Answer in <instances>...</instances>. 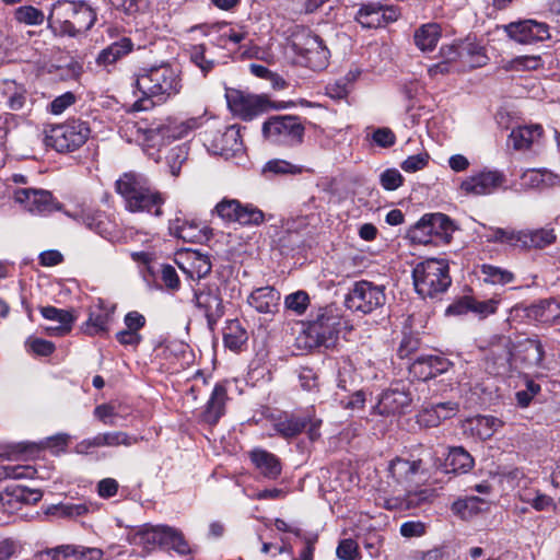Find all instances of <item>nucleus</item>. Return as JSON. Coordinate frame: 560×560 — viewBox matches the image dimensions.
Wrapping results in <instances>:
<instances>
[{
	"mask_svg": "<svg viewBox=\"0 0 560 560\" xmlns=\"http://www.w3.org/2000/svg\"><path fill=\"white\" fill-rule=\"evenodd\" d=\"M419 470V462L395 458L389 463L388 475L397 485L404 486L411 481Z\"/></svg>",
	"mask_w": 560,
	"mask_h": 560,
	"instance_id": "33",
	"label": "nucleus"
},
{
	"mask_svg": "<svg viewBox=\"0 0 560 560\" xmlns=\"http://www.w3.org/2000/svg\"><path fill=\"white\" fill-rule=\"evenodd\" d=\"M116 192L122 198L129 212H148L161 217L164 196L150 179L138 172H126L115 183Z\"/></svg>",
	"mask_w": 560,
	"mask_h": 560,
	"instance_id": "2",
	"label": "nucleus"
},
{
	"mask_svg": "<svg viewBox=\"0 0 560 560\" xmlns=\"http://www.w3.org/2000/svg\"><path fill=\"white\" fill-rule=\"evenodd\" d=\"M89 512L85 503H59L48 508L47 513L58 517L74 518Z\"/></svg>",
	"mask_w": 560,
	"mask_h": 560,
	"instance_id": "46",
	"label": "nucleus"
},
{
	"mask_svg": "<svg viewBox=\"0 0 560 560\" xmlns=\"http://www.w3.org/2000/svg\"><path fill=\"white\" fill-rule=\"evenodd\" d=\"M14 19L25 25H40L45 20V14L33 5H22L15 9Z\"/></svg>",
	"mask_w": 560,
	"mask_h": 560,
	"instance_id": "48",
	"label": "nucleus"
},
{
	"mask_svg": "<svg viewBox=\"0 0 560 560\" xmlns=\"http://www.w3.org/2000/svg\"><path fill=\"white\" fill-rule=\"evenodd\" d=\"M340 560H360L359 546L351 538L342 539L336 550Z\"/></svg>",
	"mask_w": 560,
	"mask_h": 560,
	"instance_id": "59",
	"label": "nucleus"
},
{
	"mask_svg": "<svg viewBox=\"0 0 560 560\" xmlns=\"http://www.w3.org/2000/svg\"><path fill=\"white\" fill-rule=\"evenodd\" d=\"M188 151L185 145H176L172 148L166 156L170 172L173 176H178L183 163L187 160Z\"/></svg>",
	"mask_w": 560,
	"mask_h": 560,
	"instance_id": "52",
	"label": "nucleus"
},
{
	"mask_svg": "<svg viewBox=\"0 0 560 560\" xmlns=\"http://www.w3.org/2000/svg\"><path fill=\"white\" fill-rule=\"evenodd\" d=\"M213 213L225 222L241 225H260L265 221L264 212L253 203H242L237 199L223 198L213 209Z\"/></svg>",
	"mask_w": 560,
	"mask_h": 560,
	"instance_id": "10",
	"label": "nucleus"
},
{
	"mask_svg": "<svg viewBox=\"0 0 560 560\" xmlns=\"http://www.w3.org/2000/svg\"><path fill=\"white\" fill-rule=\"evenodd\" d=\"M542 127L540 125H527L513 128L509 136V143L517 150H528L535 144H539L542 138Z\"/></svg>",
	"mask_w": 560,
	"mask_h": 560,
	"instance_id": "27",
	"label": "nucleus"
},
{
	"mask_svg": "<svg viewBox=\"0 0 560 560\" xmlns=\"http://www.w3.org/2000/svg\"><path fill=\"white\" fill-rule=\"evenodd\" d=\"M454 225L451 219L443 213L423 215L413 226L412 238L427 244L435 236L444 242H450Z\"/></svg>",
	"mask_w": 560,
	"mask_h": 560,
	"instance_id": "11",
	"label": "nucleus"
},
{
	"mask_svg": "<svg viewBox=\"0 0 560 560\" xmlns=\"http://www.w3.org/2000/svg\"><path fill=\"white\" fill-rule=\"evenodd\" d=\"M203 125V119L199 117H189L186 119H174L167 125H158L144 130L145 139L153 141L156 137L167 139H183L191 135Z\"/></svg>",
	"mask_w": 560,
	"mask_h": 560,
	"instance_id": "18",
	"label": "nucleus"
},
{
	"mask_svg": "<svg viewBox=\"0 0 560 560\" xmlns=\"http://www.w3.org/2000/svg\"><path fill=\"white\" fill-rule=\"evenodd\" d=\"M386 302L385 287L368 280L357 281L346 296L349 310L370 314L382 307Z\"/></svg>",
	"mask_w": 560,
	"mask_h": 560,
	"instance_id": "9",
	"label": "nucleus"
},
{
	"mask_svg": "<svg viewBox=\"0 0 560 560\" xmlns=\"http://www.w3.org/2000/svg\"><path fill=\"white\" fill-rule=\"evenodd\" d=\"M523 361L528 366L544 368L545 350L538 339H526L522 343Z\"/></svg>",
	"mask_w": 560,
	"mask_h": 560,
	"instance_id": "43",
	"label": "nucleus"
},
{
	"mask_svg": "<svg viewBox=\"0 0 560 560\" xmlns=\"http://www.w3.org/2000/svg\"><path fill=\"white\" fill-rule=\"evenodd\" d=\"M310 304V296L305 291H296L285 296L284 306L296 315L305 313Z\"/></svg>",
	"mask_w": 560,
	"mask_h": 560,
	"instance_id": "53",
	"label": "nucleus"
},
{
	"mask_svg": "<svg viewBox=\"0 0 560 560\" xmlns=\"http://www.w3.org/2000/svg\"><path fill=\"white\" fill-rule=\"evenodd\" d=\"M556 242V234L551 228L522 231V247L544 248Z\"/></svg>",
	"mask_w": 560,
	"mask_h": 560,
	"instance_id": "38",
	"label": "nucleus"
},
{
	"mask_svg": "<svg viewBox=\"0 0 560 560\" xmlns=\"http://www.w3.org/2000/svg\"><path fill=\"white\" fill-rule=\"evenodd\" d=\"M93 415L105 425L114 427L117 424L118 412L113 404H102L96 406Z\"/></svg>",
	"mask_w": 560,
	"mask_h": 560,
	"instance_id": "56",
	"label": "nucleus"
},
{
	"mask_svg": "<svg viewBox=\"0 0 560 560\" xmlns=\"http://www.w3.org/2000/svg\"><path fill=\"white\" fill-rule=\"evenodd\" d=\"M262 135L273 143L294 147L303 141L305 128L298 116H272L262 125Z\"/></svg>",
	"mask_w": 560,
	"mask_h": 560,
	"instance_id": "8",
	"label": "nucleus"
},
{
	"mask_svg": "<svg viewBox=\"0 0 560 560\" xmlns=\"http://www.w3.org/2000/svg\"><path fill=\"white\" fill-rule=\"evenodd\" d=\"M481 273L483 280L492 284H508L514 280V275L506 270L492 265H482Z\"/></svg>",
	"mask_w": 560,
	"mask_h": 560,
	"instance_id": "47",
	"label": "nucleus"
},
{
	"mask_svg": "<svg viewBox=\"0 0 560 560\" xmlns=\"http://www.w3.org/2000/svg\"><path fill=\"white\" fill-rule=\"evenodd\" d=\"M248 304L261 314H275L279 308L280 293L272 287L255 289L247 299Z\"/></svg>",
	"mask_w": 560,
	"mask_h": 560,
	"instance_id": "24",
	"label": "nucleus"
},
{
	"mask_svg": "<svg viewBox=\"0 0 560 560\" xmlns=\"http://www.w3.org/2000/svg\"><path fill=\"white\" fill-rule=\"evenodd\" d=\"M292 48L305 67L319 71L328 66L329 49L317 34L307 28L293 34Z\"/></svg>",
	"mask_w": 560,
	"mask_h": 560,
	"instance_id": "7",
	"label": "nucleus"
},
{
	"mask_svg": "<svg viewBox=\"0 0 560 560\" xmlns=\"http://www.w3.org/2000/svg\"><path fill=\"white\" fill-rule=\"evenodd\" d=\"M75 95L72 92H66L56 98H54L49 104V112L54 115L62 114L68 107L75 103Z\"/></svg>",
	"mask_w": 560,
	"mask_h": 560,
	"instance_id": "64",
	"label": "nucleus"
},
{
	"mask_svg": "<svg viewBox=\"0 0 560 560\" xmlns=\"http://www.w3.org/2000/svg\"><path fill=\"white\" fill-rule=\"evenodd\" d=\"M115 311V303L101 298L96 299L89 308L88 319L82 325L83 332L89 336L107 334Z\"/></svg>",
	"mask_w": 560,
	"mask_h": 560,
	"instance_id": "17",
	"label": "nucleus"
},
{
	"mask_svg": "<svg viewBox=\"0 0 560 560\" xmlns=\"http://www.w3.org/2000/svg\"><path fill=\"white\" fill-rule=\"evenodd\" d=\"M448 362L439 355L418 357L409 366L410 374L420 380L428 381L446 372Z\"/></svg>",
	"mask_w": 560,
	"mask_h": 560,
	"instance_id": "23",
	"label": "nucleus"
},
{
	"mask_svg": "<svg viewBox=\"0 0 560 560\" xmlns=\"http://www.w3.org/2000/svg\"><path fill=\"white\" fill-rule=\"evenodd\" d=\"M527 316L542 324H551L560 317V303L555 300L540 301L528 307Z\"/></svg>",
	"mask_w": 560,
	"mask_h": 560,
	"instance_id": "34",
	"label": "nucleus"
},
{
	"mask_svg": "<svg viewBox=\"0 0 560 560\" xmlns=\"http://www.w3.org/2000/svg\"><path fill=\"white\" fill-rule=\"evenodd\" d=\"M142 438L131 435L125 431H105L96 435L84 439L75 445V452L79 454H89L92 448L101 447H131Z\"/></svg>",
	"mask_w": 560,
	"mask_h": 560,
	"instance_id": "15",
	"label": "nucleus"
},
{
	"mask_svg": "<svg viewBox=\"0 0 560 560\" xmlns=\"http://www.w3.org/2000/svg\"><path fill=\"white\" fill-rule=\"evenodd\" d=\"M228 103L231 110L243 120H252L270 106L265 96L245 95L240 92L228 95Z\"/></svg>",
	"mask_w": 560,
	"mask_h": 560,
	"instance_id": "20",
	"label": "nucleus"
},
{
	"mask_svg": "<svg viewBox=\"0 0 560 560\" xmlns=\"http://www.w3.org/2000/svg\"><path fill=\"white\" fill-rule=\"evenodd\" d=\"M307 421L308 417L285 416L275 423V430L285 439L293 438L306 428Z\"/></svg>",
	"mask_w": 560,
	"mask_h": 560,
	"instance_id": "42",
	"label": "nucleus"
},
{
	"mask_svg": "<svg viewBox=\"0 0 560 560\" xmlns=\"http://www.w3.org/2000/svg\"><path fill=\"white\" fill-rule=\"evenodd\" d=\"M192 303L205 314L211 329L224 315L223 301L217 285H205L194 289Z\"/></svg>",
	"mask_w": 560,
	"mask_h": 560,
	"instance_id": "14",
	"label": "nucleus"
},
{
	"mask_svg": "<svg viewBox=\"0 0 560 560\" xmlns=\"http://www.w3.org/2000/svg\"><path fill=\"white\" fill-rule=\"evenodd\" d=\"M411 395L404 387L397 384L384 392L377 405L374 407L375 412L382 416H394L405 413L411 404Z\"/></svg>",
	"mask_w": 560,
	"mask_h": 560,
	"instance_id": "22",
	"label": "nucleus"
},
{
	"mask_svg": "<svg viewBox=\"0 0 560 560\" xmlns=\"http://www.w3.org/2000/svg\"><path fill=\"white\" fill-rule=\"evenodd\" d=\"M190 60L195 63L203 74L212 70L214 61L206 57V47L203 45H196L191 47Z\"/></svg>",
	"mask_w": 560,
	"mask_h": 560,
	"instance_id": "55",
	"label": "nucleus"
},
{
	"mask_svg": "<svg viewBox=\"0 0 560 560\" xmlns=\"http://www.w3.org/2000/svg\"><path fill=\"white\" fill-rule=\"evenodd\" d=\"M441 36V27L436 23L420 26L413 35L415 44L421 51H432Z\"/></svg>",
	"mask_w": 560,
	"mask_h": 560,
	"instance_id": "37",
	"label": "nucleus"
},
{
	"mask_svg": "<svg viewBox=\"0 0 560 560\" xmlns=\"http://www.w3.org/2000/svg\"><path fill=\"white\" fill-rule=\"evenodd\" d=\"M540 392V385L533 380L525 381V388L515 393L517 405L522 408L529 406L533 398Z\"/></svg>",
	"mask_w": 560,
	"mask_h": 560,
	"instance_id": "58",
	"label": "nucleus"
},
{
	"mask_svg": "<svg viewBox=\"0 0 560 560\" xmlns=\"http://www.w3.org/2000/svg\"><path fill=\"white\" fill-rule=\"evenodd\" d=\"M337 325L338 320L335 316L320 311L316 318L311 322L308 330L312 336L316 337L317 345H327L335 339Z\"/></svg>",
	"mask_w": 560,
	"mask_h": 560,
	"instance_id": "28",
	"label": "nucleus"
},
{
	"mask_svg": "<svg viewBox=\"0 0 560 560\" xmlns=\"http://www.w3.org/2000/svg\"><path fill=\"white\" fill-rule=\"evenodd\" d=\"M82 222L86 228L107 238L110 237L114 224L109 218L102 211L88 210L82 214Z\"/></svg>",
	"mask_w": 560,
	"mask_h": 560,
	"instance_id": "36",
	"label": "nucleus"
},
{
	"mask_svg": "<svg viewBox=\"0 0 560 560\" xmlns=\"http://www.w3.org/2000/svg\"><path fill=\"white\" fill-rule=\"evenodd\" d=\"M131 545L142 548L145 551L154 550L156 547L172 549L179 555L190 552L188 542L183 534L166 525H143L128 535Z\"/></svg>",
	"mask_w": 560,
	"mask_h": 560,
	"instance_id": "4",
	"label": "nucleus"
},
{
	"mask_svg": "<svg viewBox=\"0 0 560 560\" xmlns=\"http://www.w3.org/2000/svg\"><path fill=\"white\" fill-rule=\"evenodd\" d=\"M250 459L264 477L273 480L280 476L281 463L275 454L255 448L250 452Z\"/></svg>",
	"mask_w": 560,
	"mask_h": 560,
	"instance_id": "29",
	"label": "nucleus"
},
{
	"mask_svg": "<svg viewBox=\"0 0 560 560\" xmlns=\"http://www.w3.org/2000/svg\"><path fill=\"white\" fill-rule=\"evenodd\" d=\"M3 94L7 97V106L11 110H20L27 103L26 89L13 80L3 81Z\"/></svg>",
	"mask_w": 560,
	"mask_h": 560,
	"instance_id": "41",
	"label": "nucleus"
},
{
	"mask_svg": "<svg viewBox=\"0 0 560 560\" xmlns=\"http://www.w3.org/2000/svg\"><path fill=\"white\" fill-rule=\"evenodd\" d=\"M109 3L128 15L136 14L147 7V0H109Z\"/></svg>",
	"mask_w": 560,
	"mask_h": 560,
	"instance_id": "62",
	"label": "nucleus"
},
{
	"mask_svg": "<svg viewBox=\"0 0 560 560\" xmlns=\"http://www.w3.org/2000/svg\"><path fill=\"white\" fill-rule=\"evenodd\" d=\"M262 172L265 174L272 173L276 175H287V174L295 175V174L302 173V166L292 164L285 160L275 159V160L268 161L265 164Z\"/></svg>",
	"mask_w": 560,
	"mask_h": 560,
	"instance_id": "51",
	"label": "nucleus"
},
{
	"mask_svg": "<svg viewBox=\"0 0 560 560\" xmlns=\"http://www.w3.org/2000/svg\"><path fill=\"white\" fill-rule=\"evenodd\" d=\"M73 552L70 557L75 560H104V553L101 548L84 547L79 545H72Z\"/></svg>",
	"mask_w": 560,
	"mask_h": 560,
	"instance_id": "61",
	"label": "nucleus"
},
{
	"mask_svg": "<svg viewBox=\"0 0 560 560\" xmlns=\"http://www.w3.org/2000/svg\"><path fill=\"white\" fill-rule=\"evenodd\" d=\"M133 48V43L129 37H121L104 48L96 58L98 66L108 67L114 65L121 57L128 55Z\"/></svg>",
	"mask_w": 560,
	"mask_h": 560,
	"instance_id": "32",
	"label": "nucleus"
},
{
	"mask_svg": "<svg viewBox=\"0 0 560 560\" xmlns=\"http://www.w3.org/2000/svg\"><path fill=\"white\" fill-rule=\"evenodd\" d=\"M357 21L364 28H378L386 25L384 8L366 7L358 12Z\"/></svg>",
	"mask_w": 560,
	"mask_h": 560,
	"instance_id": "44",
	"label": "nucleus"
},
{
	"mask_svg": "<svg viewBox=\"0 0 560 560\" xmlns=\"http://www.w3.org/2000/svg\"><path fill=\"white\" fill-rule=\"evenodd\" d=\"M488 241L522 247V231L517 232L514 230L497 228L492 230V234L488 236Z\"/></svg>",
	"mask_w": 560,
	"mask_h": 560,
	"instance_id": "54",
	"label": "nucleus"
},
{
	"mask_svg": "<svg viewBox=\"0 0 560 560\" xmlns=\"http://www.w3.org/2000/svg\"><path fill=\"white\" fill-rule=\"evenodd\" d=\"M170 232L172 235L189 243H197L203 238L202 230L198 224L179 219L171 222Z\"/></svg>",
	"mask_w": 560,
	"mask_h": 560,
	"instance_id": "40",
	"label": "nucleus"
},
{
	"mask_svg": "<svg viewBox=\"0 0 560 560\" xmlns=\"http://www.w3.org/2000/svg\"><path fill=\"white\" fill-rule=\"evenodd\" d=\"M96 21L95 11L83 1H57L48 16V25L58 36L77 37Z\"/></svg>",
	"mask_w": 560,
	"mask_h": 560,
	"instance_id": "3",
	"label": "nucleus"
},
{
	"mask_svg": "<svg viewBox=\"0 0 560 560\" xmlns=\"http://www.w3.org/2000/svg\"><path fill=\"white\" fill-rule=\"evenodd\" d=\"M90 136V128L81 120H68L61 125L50 126L45 130L46 147L57 152H72L82 147Z\"/></svg>",
	"mask_w": 560,
	"mask_h": 560,
	"instance_id": "6",
	"label": "nucleus"
},
{
	"mask_svg": "<svg viewBox=\"0 0 560 560\" xmlns=\"http://www.w3.org/2000/svg\"><path fill=\"white\" fill-rule=\"evenodd\" d=\"M135 94L140 95L133 103L135 110H149L166 103L182 90L179 72L168 63L140 68L132 77Z\"/></svg>",
	"mask_w": 560,
	"mask_h": 560,
	"instance_id": "1",
	"label": "nucleus"
},
{
	"mask_svg": "<svg viewBox=\"0 0 560 560\" xmlns=\"http://www.w3.org/2000/svg\"><path fill=\"white\" fill-rule=\"evenodd\" d=\"M203 143L212 154L225 158L232 156L243 149L240 129L236 126H229L223 132L207 129L203 133Z\"/></svg>",
	"mask_w": 560,
	"mask_h": 560,
	"instance_id": "12",
	"label": "nucleus"
},
{
	"mask_svg": "<svg viewBox=\"0 0 560 560\" xmlns=\"http://www.w3.org/2000/svg\"><path fill=\"white\" fill-rule=\"evenodd\" d=\"M521 184L526 188H549L560 185V176L547 168H530L521 176Z\"/></svg>",
	"mask_w": 560,
	"mask_h": 560,
	"instance_id": "30",
	"label": "nucleus"
},
{
	"mask_svg": "<svg viewBox=\"0 0 560 560\" xmlns=\"http://www.w3.org/2000/svg\"><path fill=\"white\" fill-rule=\"evenodd\" d=\"M247 331L240 325L238 322H232L224 330V345L233 351H237L247 341Z\"/></svg>",
	"mask_w": 560,
	"mask_h": 560,
	"instance_id": "45",
	"label": "nucleus"
},
{
	"mask_svg": "<svg viewBox=\"0 0 560 560\" xmlns=\"http://www.w3.org/2000/svg\"><path fill=\"white\" fill-rule=\"evenodd\" d=\"M432 491L430 489H421L417 491H407L406 494L401 497H395L390 499L384 500V508L387 510H410L415 509L422 503L428 502L432 497Z\"/></svg>",
	"mask_w": 560,
	"mask_h": 560,
	"instance_id": "31",
	"label": "nucleus"
},
{
	"mask_svg": "<svg viewBox=\"0 0 560 560\" xmlns=\"http://www.w3.org/2000/svg\"><path fill=\"white\" fill-rule=\"evenodd\" d=\"M466 54L476 55L477 59L475 60V63L478 66H481L486 58L481 54L480 48L472 47L471 45H444L440 49L442 61L431 66L428 70L429 74L431 77H435L438 74L450 73L454 69V65L458 59L464 58Z\"/></svg>",
	"mask_w": 560,
	"mask_h": 560,
	"instance_id": "16",
	"label": "nucleus"
},
{
	"mask_svg": "<svg viewBox=\"0 0 560 560\" xmlns=\"http://www.w3.org/2000/svg\"><path fill=\"white\" fill-rule=\"evenodd\" d=\"M475 465L472 456L462 446L450 447L445 466L455 474H466Z\"/></svg>",
	"mask_w": 560,
	"mask_h": 560,
	"instance_id": "35",
	"label": "nucleus"
},
{
	"mask_svg": "<svg viewBox=\"0 0 560 560\" xmlns=\"http://www.w3.org/2000/svg\"><path fill=\"white\" fill-rule=\"evenodd\" d=\"M412 279L417 293L422 298H435L450 288L448 262L442 258H429L416 265Z\"/></svg>",
	"mask_w": 560,
	"mask_h": 560,
	"instance_id": "5",
	"label": "nucleus"
},
{
	"mask_svg": "<svg viewBox=\"0 0 560 560\" xmlns=\"http://www.w3.org/2000/svg\"><path fill=\"white\" fill-rule=\"evenodd\" d=\"M71 552H73L72 545H60L38 551L35 558L36 560H61L70 558Z\"/></svg>",
	"mask_w": 560,
	"mask_h": 560,
	"instance_id": "57",
	"label": "nucleus"
},
{
	"mask_svg": "<svg viewBox=\"0 0 560 560\" xmlns=\"http://www.w3.org/2000/svg\"><path fill=\"white\" fill-rule=\"evenodd\" d=\"M503 427V422L493 416H478L476 418V432L479 438L486 440Z\"/></svg>",
	"mask_w": 560,
	"mask_h": 560,
	"instance_id": "49",
	"label": "nucleus"
},
{
	"mask_svg": "<svg viewBox=\"0 0 560 560\" xmlns=\"http://www.w3.org/2000/svg\"><path fill=\"white\" fill-rule=\"evenodd\" d=\"M13 199L32 214H47L57 209L51 192L45 189L18 188L13 191Z\"/></svg>",
	"mask_w": 560,
	"mask_h": 560,
	"instance_id": "13",
	"label": "nucleus"
},
{
	"mask_svg": "<svg viewBox=\"0 0 560 560\" xmlns=\"http://www.w3.org/2000/svg\"><path fill=\"white\" fill-rule=\"evenodd\" d=\"M7 495L12 497L14 500L27 504L37 503L43 493L37 489H30L23 486H12L5 489Z\"/></svg>",
	"mask_w": 560,
	"mask_h": 560,
	"instance_id": "50",
	"label": "nucleus"
},
{
	"mask_svg": "<svg viewBox=\"0 0 560 560\" xmlns=\"http://www.w3.org/2000/svg\"><path fill=\"white\" fill-rule=\"evenodd\" d=\"M40 313L44 318L59 324L57 327L48 328V330L56 331L59 335L70 331L74 317L69 311L57 308L55 306H44L40 308Z\"/></svg>",
	"mask_w": 560,
	"mask_h": 560,
	"instance_id": "39",
	"label": "nucleus"
},
{
	"mask_svg": "<svg viewBox=\"0 0 560 560\" xmlns=\"http://www.w3.org/2000/svg\"><path fill=\"white\" fill-rule=\"evenodd\" d=\"M504 180V175L499 171H482L464 179L460 189L466 195H489L498 189Z\"/></svg>",
	"mask_w": 560,
	"mask_h": 560,
	"instance_id": "21",
	"label": "nucleus"
},
{
	"mask_svg": "<svg viewBox=\"0 0 560 560\" xmlns=\"http://www.w3.org/2000/svg\"><path fill=\"white\" fill-rule=\"evenodd\" d=\"M183 258L185 260L178 261V266L189 278L200 280L210 273L212 265L208 255L188 250Z\"/></svg>",
	"mask_w": 560,
	"mask_h": 560,
	"instance_id": "26",
	"label": "nucleus"
},
{
	"mask_svg": "<svg viewBox=\"0 0 560 560\" xmlns=\"http://www.w3.org/2000/svg\"><path fill=\"white\" fill-rule=\"evenodd\" d=\"M226 400V387L223 384H217L212 389L203 411L201 412V420L210 425L217 424L225 412Z\"/></svg>",
	"mask_w": 560,
	"mask_h": 560,
	"instance_id": "25",
	"label": "nucleus"
},
{
	"mask_svg": "<svg viewBox=\"0 0 560 560\" xmlns=\"http://www.w3.org/2000/svg\"><path fill=\"white\" fill-rule=\"evenodd\" d=\"M380 182L385 190H396L404 183V177L396 168H387L380 175Z\"/></svg>",
	"mask_w": 560,
	"mask_h": 560,
	"instance_id": "60",
	"label": "nucleus"
},
{
	"mask_svg": "<svg viewBox=\"0 0 560 560\" xmlns=\"http://www.w3.org/2000/svg\"><path fill=\"white\" fill-rule=\"evenodd\" d=\"M510 38L521 44L542 42L550 38V28L547 23L535 20L512 22L504 26Z\"/></svg>",
	"mask_w": 560,
	"mask_h": 560,
	"instance_id": "19",
	"label": "nucleus"
},
{
	"mask_svg": "<svg viewBox=\"0 0 560 560\" xmlns=\"http://www.w3.org/2000/svg\"><path fill=\"white\" fill-rule=\"evenodd\" d=\"M428 163L429 154L419 153L408 156L405 161L401 162L400 167L402 171L407 173H415L423 170L428 165Z\"/></svg>",
	"mask_w": 560,
	"mask_h": 560,
	"instance_id": "63",
	"label": "nucleus"
}]
</instances>
